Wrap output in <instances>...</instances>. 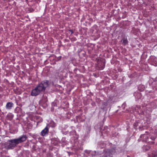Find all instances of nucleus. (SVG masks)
I'll return each instance as SVG.
<instances>
[{
	"mask_svg": "<svg viewBox=\"0 0 157 157\" xmlns=\"http://www.w3.org/2000/svg\"><path fill=\"white\" fill-rule=\"evenodd\" d=\"M70 39L72 41H75L77 40L76 38L75 37H72V38H70Z\"/></svg>",
	"mask_w": 157,
	"mask_h": 157,
	"instance_id": "nucleus-10",
	"label": "nucleus"
},
{
	"mask_svg": "<svg viewBox=\"0 0 157 157\" xmlns=\"http://www.w3.org/2000/svg\"><path fill=\"white\" fill-rule=\"evenodd\" d=\"M151 139L152 140H155V137H154V136H151Z\"/></svg>",
	"mask_w": 157,
	"mask_h": 157,
	"instance_id": "nucleus-12",
	"label": "nucleus"
},
{
	"mask_svg": "<svg viewBox=\"0 0 157 157\" xmlns=\"http://www.w3.org/2000/svg\"><path fill=\"white\" fill-rule=\"evenodd\" d=\"M122 40L123 41L122 44L123 45H125L128 44V40L127 39V38L125 37L123 38Z\"/></svg>",
	"mask_w": 157,
	"mask_h": 157,
	"instance_id": "nucleus-8",
	"label": "nucleus"
},
{
	"mask_svg": "<svg viewBox=\"0 0 157 157\" xmlns=\"http://www.w3.org/2000/svg\"><path fill=\"white\" fill-rule=\"evenodd\" d=\"M13 104L11 102H8L6 105V108L7 109L10 110L13 107Z\"/></svg>",
	"mask_w": 157,
	"mask_h": 157,
	"instance_id": "nucleus-5",
	"label": "nucleus"
},
{
	"mask_svg": "<svg viewBox=\"0 0 157 157\" xmlns=\"http://www.w3.org/2000/svg\"><path fill=\"white\" fill-rule=\"evenodd\" d=\"M14 115L11 113H9L7 115L6 119L9 121H11Z\"/></svg>",
	"mask_w": 157,
	"mask_h": 157,
	"instance_id": "nucleus-7",
	"label": "nucleus"
},
{
	"mask_svg": "<svg viewBox=\"0 0 157 157\" xmlns=\"http://www.w3.org/2000/svg\"><path fill=\"white\" fill-rule=\"evenodd\" d=\"M69 31L71 33V35L72 34L74 33V32L73 30L71 29H70L69 30Z\"/></svg>",
	"mask_w": 157,
	"mask_h": 157,
	"instance_id": "nucleus-13",
	"label": "nucleus"
},
{
	"mask_svg": "<svg viewBox=\"0 0 157 157\" xmlns=\"http://www.w3.org/2000/svg\"><path fill=\"white\" fill-rule=\"evenodd\" d=\"M118 149L116 147H115L110 149H108L105 153V155L107 156L113 157V155L117 153Z\"/></svg>",
	"mask_w": 157,
	"mask_h": 157,
	"instance_id": "nucleus-3",
	"label": "nucleus"
},
{
	"mask_svg": "<svg viewBox=\"0 0 157 157\" xmlns=\"http://www.w3.org/2000/svg\"><path fill=\"white\" fill-rule=\"evenodd\" d=\"M49 129L47 126H46L41 132V135L42 136H45L46 134L48 133Z\"/></svg>",
	"mask_w": 157,
	"mask_h": 157,
	"instance_id": "nucleus-4",
	"label": "nucleus"
},
{
	"mask_svg": "<svg viewBox=\"0 0 157 157\" xmlns=\"http://www.w3.org/2000/svg\"><path fill=\"white\" fill-rule=\"evenodd\" d=\"M2 149H3L4 148H5L6 149V143L5 142L4 143L2 144Z\"/></svg>",
	"mask_w": 157,
	"mask_h": 157,
	"instance_id": "nucleus-9",
	"label": "nucleus"
},
{
	"mask_svg": "<svg viewBox=\"0 0 157 157\" xmlns=\"http://www.w3.org/2000/svg\"><path fill=\"white\" fill-rule=\"evenodd\" d=\"M138 94L139 95V96H140V93H138Z\"/></svg>",
	"mask_w": 157,
	"mask_h": 157,
	"instance_id": "nucleus-15",
	"label": "nucleus"
},
{
	"mask_svg": "<svg viewBox=\"0 0 157 157\" xmlns=\"http://www.w3.org/2000/svg\"><path fill=\"white\" fill-rule=\"evenodd\" d=\"M88 52L89 53V54H91V52H90L89 51V49H88Z\"/></svg>",
	"mask_w": 157,
	"mask_h": 157,
	"instance_id": "nucleus-14",
	"label": "nucleus"
},
{
	"mask_svg": "<svg viewBox=\"0 0 157 157\" xmlns=\"http://www.w3.org/2000/svg\"><path fill=\"white\" fill-rule=\"evenodd\" d=\"M105 66V63L104 62H100L98 63V66L100 70H103L104 69Z\"/></svg>",
	"mask_w": 157,
	"mask_h": 157,
	"instance_id": "nucleus-6",
	"label": "nucleus"
},
{
	"mask_svg": "<svg viewBox=\"0 0 157 157\" xmlns=\"http://www.w3.org/2000/svg\"><path fill=\"white\" fill-rule=\"evenodd\" d=\"M28 137L26 135H23L17 139L9 140L6 142V149L9 150L13 149L17 144L25 141Z\"/></svg>",
	"mask_w": 157,
	"mask_h": 157,
	"instance_id": "nucleus-1",
	"label": "nucleus"
},
{
	"mask_svg": "<svg viewBox=\"0 0 157 157\" xmlns=\"http://www.w3.org/2000/svg\"><path fill=\"white\" fill-rule=\"evenodd\" d=\"M151 144H153L155 142H153V141H152L151 142Z\"/></svg>",
	"mask_w": 157,
	"mask_h": 157,
	"instance_id": "nucleus-16",
	"label": "nucleus"
},
{
	"mask_svg": "<svg viewBox=\"0 0 157 157\" xmlns=\"http://www.w3.org/2000/svg\"><path fill=\"white\" fill-rule=\"evenodd\" d=\"M49 81L46 80L41 81L37 86L33 89L31 95L32 96H36L39 95L41 92L44 91L49 85Z\"/></svg>",
	"mask_w": 157,
	"mask_h": 157,
	"instance_id": "nucleus-2",
	"label": "nucleus"
},
{
	"mask_svg": "<svg viewBox=\"0 0 157 157\" xmlns=\"http://www.w3.org/2000/svg\"><path fill=\"white\" fill-rule=\"evenodd\" d=\"M155 66H157V63H155V65H154Z\"/></svg>",
	"mask_w": 157,
	"mask_h": 157,
	"instance_id": "nucleus-17",
	"label": "nucleus"
},
{
	"mask_svg": "<svg viewBox=\"0 0 157 157\" xmlns=\"http://www.w3.org/2000/svg\"><path fill=\"white\" fill-rule=\"evenodd\" d=\"M149 157H157V154H155L153 152L151 156H150Z\"/></svg>",
	"mask_w": 157,
	"mask_h": 157,
	"instance_id": "nucleus-11",
	"label": "nucleus"
}]
</instances>
